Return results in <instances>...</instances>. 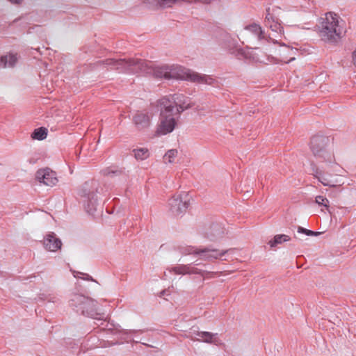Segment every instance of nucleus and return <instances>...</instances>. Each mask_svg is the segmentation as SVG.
Returning <instances> with one entry per match:
<instances>
[{
    "instance_id": "obj_1",
    "label": "nucleus",
    "mask_w": 356,
    "mask_h": 356,
    "mask_svg": "<svg viewBox=\"0 0 356 356\" xmlns=\"http://www.w3.org/2000/svg\"><path fill=\"white\" fill-rule=\"evenodd\" d=\"M141 74L152 75L156 79H181L197 83H205L216 86L217 81L209 75L201 74L178 65H163L154 66L152 62L142 60L140 64Z\"/></svg>"
},
{
    "instance_id": "obj_2",
    "label": "nucleus",
    "mask_w": 356,
    "mask_h": 356,
    "mask_svg": "<svg viewBox=\"0 0 356 356\" xmlns=\"http://www.w3.org/2000/svg\"><path fill=\"white\" fill-rule=\"evenodd\" d=\"M319 21L320 24L317 25V27L321 40L329 44H337L342 38L337 14L327 13L325 17H321Z\"/></svg>"
},
{
    "instance_id": "obj_3",
    "label": "nucleus",
    "mask_w": 356,
    "mask_h": 356,
    "mask_svg": "<svg viewBox=\"0 0 356 356\" xmlns=\"http://www.w3.org/2000/svg\"><path fill=\"white\" fill-rule=\"evenodd\" d=\"M181 253L184 254H194L199 257V259L213 261L217 259L228 260L227 258L222 259L224 256H229L234 251V249L230 248L227 250H219L213 247V245H208L204 247L196 248L191 245L180 246L179 247Z\"/></svg>"
},
{
    "instance_id": "obj_4",
    "label": "nucleus",
    "mask_w": 356,
    "mask_h": 356,
    "mask_svg": "<svg viewBox=\"0 0 356 356\" xmlns=\"http://www.w3.org/2000/svg\"><path fill=\"white\" fill-rule=\"evenodd\" d=\"M103 192L100 184L95 179L86 181L79 191V195L85 198L84 208L86 212L92 216L98 210L99 207L96 194Z\"/></svg>"
},
{
    "instance_id": "obj_5",
    "label": "nucleus",
    "mask_w": 356,
    "mask_h": 356,
    "mask_svg": "<svg viewBox=\"0 0 356 356\" xmlns=\"http://www.w3.org/2000/svg\"><path fill=\"white\" fill-rule=\"evenodd\" d=\"M141 62L142 59L138 58H107L99 60L93 65L94 67H108L111 70H115L118 72L140 74Z\"/></svg>"
},
{
    "instance_id": "obj_6",
    "label": "nucleus",
    "mask_w": 356,
    "mask_h": 356,
    "mask_svg": "<svg viewBox=\"0 0 356 356\" xmlns=\"http://www.w3.org/2000/svg\"><path fill=\"white\" fill-rule=\"evenodd\" d=\"M329 138L323 135H316L311 138L310 149L319 163L330 164L334 162V156L328 149Z\"/></svg>"
},
{
    "instance_id": "obj_7",
    "label": "nucleus",
    "mask_w": 356,
    "mask_h": 356,
    "mask_svg": "<svg viewBox=\"0 0 356 356\" xmlns=\"http://www.w3.org/2000/svg\"><path fill=\"white\" fill-rule=\"evenodd\" d=\"M70 305L76 309V312H81L83 315L97 321L103 319L102 315L97 312V302L82 294L74 293L72 295Z\"/></svg>"
},
{
    "instance_id": "obj_8",
    "label": "nucleus",
    "mask_w": 356,
    "mask_h": 356,
    "mask_svg": "<svg viewBox=\"0 0 356 356\" xmlns=\"http://www.w3.org/2000/svg\"><path fill=\"white\" fill-rule=\"evenodd\" d=\"M169 209L174 216H179L186 212L189 206V197L187 193L174 195L168 201Z\"/></svg>"
},
{
    "instance_id": "obj_9",
    "label": "nucleus",
    "mask_w": 356,
    "mask_h": 356,
    "mask_svg": "<svg viewBox=\"0 0 356 356\" xmlns=\"http://www.w3.org/2000/svg\"><path fill=\"white\" fill-rule=\"evenodd\" d=\"M217 334H213L209 332L198 331L193 330L189 335L187 336L193 341H198L207 343L218 344V340L216 338Z\"/></svg>"
},
{
    "instance_id": "obj_10",
    "label": "nucleus",
    "mask_w": 356,
    "mask_h": 356,
    "mask_svg": "<svg viewBox=\"0 0 356 356\" xmlns=\"http://www.w3.org/2000/svg\"><path fill=\"white\" fill-rule=\"evenodd\" d=\"M35 178L47 186H53L58 182L55 172L49 168L40 169L36 172Z\"/></svg>"
},
{
    "instance_id": "obj_11",
    "label": "nucleus",
    "mask_w": 356,
    "mask_h": 356,
    "mask_svg": "<svg viewBox=\"0 0 356 356\" xmlns=\"http://www.w3.org/2000/svg\"><path fill=\"white\" fill-rule=\"evenodd\" d=\"M225 236V229L220 223L213 222L207 229L204 236L210 241H217Z\"/></svg>"
},
{
    "instance_id": "obj_12",
    "label": "nucleus",
    "mask_w": 356,
    "mask_h": 356,
    "mask_svg": "<svg viewBox=\"0 0 356 356\" xmlns=\"http://www.w3.org/2000/svg\"><path fill=\"white\" fill-rule=\"evenodd\" d=\"M43 245L46 250L56 252L61 248L62 242L54 232H49L44 236Z\"/></svg>"
},
{
    "instance_id": "obj_13",
    "label": "nucleus",
    "mask_w": 356,
    "mask_h": 356,
    "mask_svg": "<svg viewBox=\"0 0 356 356\" xmlns=\"http://www.w3.org/2000/svg\"><path fill=\"white\" fill-rule=\"evenodd\" d=\"M310 170L311 172H309V174L314 175V177L316 178L318 180V181H320L324 186H328L330 187L336 186L333 181L329 180L326 177L324 170L320 169L314 161L311 162Z\"/></svg>"
},
{
    "instance_id": "obj_14",
    "label": "nucleus",
    "mask_w": 356,
    "mask_h": 356,
    "mask_svg": "<svg viewBox=\"0 0 356 356\" xmlns=\"http://www.w3.org/2000/svg\"><path fill=\"white\" fill-rule=\"evenodd\" d=\"M133 122L136 129L140 131L144 130L149 127L151 119L147 113L138 111L133 116Z\"/></svg>"
},
{
    "instance_id": "obj_15",
    "label": "nucleus",
    "mask_w": 356,
    "mask_h": 356,
    "mask_svg": "<svg viewBox=\"0 0 356 356\" xmlns=\"http://www.w3.org/2000/svg\"><path fill=\"white\" fill-rule=\"evenodd\" d=\"M177 121L173 117L161 118V122L157 130L158 134L165 135L171 133L175 128Z\"/></svg>"
},
{
    "instance_id": "obj_16",
    "label": "nucleus",
    "mask_w": 356,
    "mask_h": 356,
    "mask_svg": "<svg viewBox=\"0 0 356 356\" xmlns=\"http://www.w3.org/2000/svg\"><path fill=\"white\" fill-rule=\"evenodd\" d=\"M186 1V0H143V3L149 8H169L173 4Z\"/></svg>"
},
{
    "instance_id": "obj_17",
    "label": "nucleus",
    "mask_w": 356,
    "mask_h": 356,
    "mask_svg": "<svg viewBox=\"0 0 356 356\" xmlns=\"http://www.w3.org/2000/svg\"><path fill=\"white\" fill-rule=\"evenodd\" d=\"M159 104L161 108V118H165V116H168V118L172 117L174 111L172 102L168 98H163L160 100Z\"/></svg>"
},
{
    "instance_id": "obj_18",
    "label": "nucleus",
    "mask_w": 356,
    "mask_h": 356,
    "mask_svg": "<svg viewBox=\"0 0 356 356\" xmlns=\"http://www.w3.org/2000/svg\"><path fill=\"white\" fill-rule=\"evenodd\" d=\"M169 273L171 275H186V274H195L202 277L204 276V272L198 268H168Z\"/></svg>"
},
{
    "instance_id": "obj_19",
    "label": "nucleus",
    "mask_w": 356,
    "mask_h": 356,
    "mask_svg": "<svg viewBox=\"0 0 356 356\" xmlns=\"http://www.w3.org/2000/svg\"><path fill=\"white\" fill-rule=\"evenodd\" d=\"M137 160H145L149 156V152L147 148L140 147L132 150L131 154Z\"/></svg>"
},
{
    "instance_id": "obj_20",
    "label": "nucleus",
    "mask_w": 356,
    "mask_h": 356,
    "mask_svg": "<svg viewBox=\"0 0 356 356\" xmlns=\"http://www.w3.org/2000/svg\"><path fill=\"white\" fill-rule=\"evenodd\" d=\"M47 129L41 127L34 129L31 136L33 140H42L47 138Z\"/></svg>"
},
{
    "instance_id": "obj_21",
    "label": "nucleus",
    "mask_w": 356,
    "mask_h": 356,
    "mask_svg": "<svg viewBox=\"0 0 356 356\" xmlns=\"http://www.w3.org/2000/svg\"><path fill=\"white\" fill-rule=\"evenodd\" d=\"M290 237L286 234H277L275 235L272 240L268 242V244L271 248L276 247L277 245L282 243L283 242L289 241Z\"/></svg>"
},
{
    "instance_id": "obj_22",
    "label": "nucleus",
    "mask_w": 356,
    "mask_h": 356,
    "mask_svg": "<svg viewBox=\"0 0 356 356\" xmlns=\"http://www.w3.org/2000/svg\"><path fill=\"white\" fill-rule=\"evenodd\" d=\"M245 29L257 35L259 40H262L265 38L264 31L262 30L261 27L259 25L252 24L247 26Z\"/></svg>"
},
{
    "instance_id": "obj_23",
    "label": "nucleus",
    "mask_w": 356,
    "mask_h": 356,
    "mask_svg": "<svg viewBox=\"0 0 356 356\" xmlns=\"http://www.w3.org/2000/svg\"><path fill=\"white\" fill-rule=\"evenodd\" d=\"M186 97L184 96L182 94H175L172 96V103L178 106H183L186 103Z\"/></svg>"
},
{
    "instance_id": "obj_24",
    "label": "nucleus",
    "mask_w": 356,
    "mask_h": 356,
    "mask_svg": "<svg viewBox=\"0 0 356 356\" xmlns=\"http://www.w3.org/2000/svg\"><path fill=\"white\" fill-rule=\"evenodd\" d=\"M71 271H72V273L74 275V277L77 279H82L83 280H88V281H89V280L95 281L92 279V277L88 273L79 272V271L72 270V269H71Z\"/></svg>"
},
{
    "instance_id": "obj_25",
    "label": "nucleus",
    "mask_w": 356,
    "mask_h": 356,
    "mask_svg": "<svg viewBox=\"0 0 356 356\" xmlns=\"http://www.w3.org/2000/svg\"><path fill=\"white\" fill-rule=\"evenodd\" d=\"M298 232L301 233V234H305V235L309 236H317L321 234L318 232H314V231H312L310 229H305L300 226L298 227Z\"/></svg>"
},
{
    "instance_id": "obj_26",
    "label": "nucleus",
    "mask_w": 356,
    "mask_h": 356,
    "mask_svg": "<svg viewBox=\"0 0 356 356\" xmlns=\"http://www.w3.org/2000/svg\"><path fill=\"white\" fill-rule=\"evenodd\" d=\"M177 153L178 152L175 149H170L165 153L164 159H168V163H172L173 159L177 156Z\"/></svg>"
},
{
    "instance_id": "obj_27",
    "label": "nucleus",
    "mask_w": 356,
    "mask_h": 356,
    "mask_svg": "<svg viewBox=\"0 0 356 356\" xmlns=\"http://www.w3.org/2000/svg\"><path fill=\"white\" fill-rule=\"evenodd\" d=\"M269 28L275 32L281 33L283 31V27L278 22V19H276L274 22H271L270 24L267 25Z\"/></svg>"
},
{
    "instance_id": "obj_28",
    "label": "nucleus",
    "mask_w": 356,
    "mask_h": 356,
    "mask_svg": "<svg viewBox=\"0 0 356 356\" xmlns=\"http://www.w3.org/2000/svg\"><path fill=\"white\" fill-rule=\"evenodd\" d=\"M316 202L318 204L321 206H324L327 208L329 207L327 204L329 202L328 200L322 195H318L316 197Z\"/></svg>"
},
{
    "instance_id": "obj_29",
    "label": "nucleus",
    "mask_w": 356,
    "mask_h": 356,
    "mask_svg": "<svg viewBox=\"0 0 356 356\" xmlns=\"http://www.w3.org/2000/svg\"><path fill=\"white\" fill-rule=\"evenodd\" d=\"M193 106V104H188L186 106H178L176 108V114L180 115L183 111L186 109L191 108Z\"/></svg>"
},
{
    "instance_id": "obj_30",
    "label": "nucleus",
    "mask_w": 356,
    "mask_h": 356,
    "mask_svg": "<svg viewBox=\"0 0 356 356\" xmlns=\"http://www.w3.org/2000/svg\"><path fill=\"white\" fill-rule=\"evenodd\" d=\"M252 187L244 186V187L242 186V184H241L238 186L236 188V190L238 193H249L251 192Z\"/></svg>"
},
{
    "instance_id": "obj_31",
    "label": "nucleus",
    "mask_w": 356,
    "mask_h": 356,
    "mask_svg": "<svg viewBox=\"0 0 356 356\" xmlns=\"http://www.w3.org/2000/svg\"><path fill=\"white\" fill-rule=\"evenodd\" d=\"M17 60V58L15 55L14 54H9L8 58V67H14L16 64Z\"/></svg>"
},
{
    "instance_id": "obj_32",
    "label": "nucleus",
    "mask_w": 356,
    "mask_h": 356,
    "mask_svg": "<svg viewBox=\"0 0 356 356\" xmlns=\"http://www.w3.org/2000/svg\"><path fill=\"white\" fill-rule=\"evenodd\" d=\"M267 14L265 19L266 26L270 24L271 22H274L277 18H275L272 14L269 13V8L267 10Z\"/></svg>"
},
{
    "instance_id": "obj_33",
    "label": "nucleus",
    "mask_w": 356,
    "mask_h": 356,
    "mask_svg": "<svg viewBox=\"0 0 356 356\" xmlns=\"http://www.w3.org/2000/svg\"><path fill=\"white\" fill-rule=\"evenodd\" d=\"M8 65V56H3L0 57V67H6Z\"/></svg>"
},
{
    "instance_id": "obj_34",
    "label": "nucleus",
    "mask_w": 356,
    "mask_h": 356,
    "mask_svg": "<svg viewBox=\"0 0 356 356\" xmlns=\"http://www.w3.org/2000/svg\"><path fill=\"white\" fill-rule=\"evenodd\" d=\"M169 294H170L169 290L165 289V290L161 291L159 296L160 297H163L165 296H169Z\"/></svg>"
},
{
    "instance_id": "obj_35",
    "label": "nucleus",
    "mask_w": 356,
    "mask_h": 356,
    "mask_svg": "<svg viewBox=\"0 0 356 356\" xmlns=\"http://www.w3.org/2000/svg\"><path fill=\"white\" fill-rule=\"evenodd\" d=\"M195 2H201L205 4H209L211 2V0H195Z\"/></svg>"
},
{
    "instance_id": "obj_36",
    "label": "nucleus",
    "mask_w": 356,
    "mask_h": 356,
    "mask_svg": "<svg viewBox=\"0 0 356 356\" xmlns=\"http://www.w3.org/2000/svg\"><path fill=\"white\" fill-rule=\"evenodd\" d=\"M238 55L241 56H243V57H246V56H245V51H243V49H239L238 50Z\"/></svg>"
},
{
    "instance_id": "obj_37",
    "label": "nucleus",
    "mask_w": 356,
    "mask_h": 356,
    "mask_svg": "<svg viewBox=\"0 0 356 356\" xmlns=\"http://www.w3.org/2000/svg\"><path fill=\"white\" fill-rule=\"evenodd\" d=\"M121 173V171H119V170H116V171H111V172H108L107 174L108 175H119Z\"/></svg>"
},
{
    "instance_id": "obj_38",
    "label": "nucleus",
    "mask_w": 356,
    "mask_h": 356,
    "mask_svg": "<svg viewBox=\"0 0 356 356\" xmlns=\"http://www.w3.org/2000/svg\"><path fill=\"white\" fill-rule=\"evenodd\" d=\"M12 3L19 4L23 0H9Z\"/></svg>"
},
{
    "instance_id": "obj_39",
    "label": "nucleus",
    "mask_w": 356,
    "mask_h": 356,
    "mask_svg": "<svg viewBox=\"0 0 356 356\" xmlns=\"http://www.w3.org/2000/svg\"><path fill=\"white\" fill-rule=\"evenodd\" d=\"M353 59L355 65H356V49L353 53Z\"/></svg>"
},
{
    "instance_id": "obj_40",
    "label": "nucleus",
    "mask_w": 356,
    "mask_h": 356,
    "mask_svg": "<svg viewBox=\"0 0 356 356\" xmlns=\"http://www.w3.org/2000/svg\"><path fill=\"white\" fill-rule=\"evenodd\" d=\"M178 267H184V268H186V267H189L188 264H181V265H179Z\"/></svg>"
},
{
    "instance_id": "obj_41",
    "label": "nucleus",
    "mask_w": 356,
    "mask_h": 356,
    "mask_svg": "<svg viewBox=\"0 0 356 356\" xmlns=\"http://www.w3.org/2000/svg\"><path fill=\"white\" fill-rule=\"evenodd\" d=\"M85 306L86 307L87 309H90L91 308V307L88 305H85Z\"/></svg>"
},
{
    "instance_id": "obj_42",
    "label": "nucleus",
    "mask_w": 356,
    "mask_h": 356,
    "mask_svg": "<svg viewBox=\"0 0 356 356\" xmlns=\"http://www.w3.org/2000/svg\"><path fill=\"white\" fill-rule=\"evenodd\" d=\"M19 19V18L15 19V20H13V23L17 22Z\"/></svg>"
},
{
    "instance_id": "obj_43",
    "label": "nucleus",
    "mask_w": 356,
    "mask_h": 356,
    "mask_svg": "<svg viewBox=\"0 0 356 356\" xmlns=\"http://www.w3.org/2000/svg\"><path fill=\"white\" fill-rule=\"evenodd\" d=\"M296 267L297 268H299V267H302L301 266H300L298 263L296 264Z\"/></svg>"
}]
</instances>
